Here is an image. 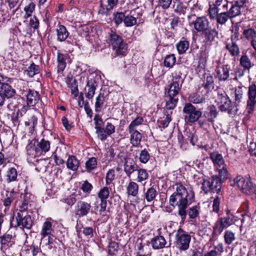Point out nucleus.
<instances>
[{
	"instance_id": "obj_47",
	"label": "nucleus",
	"mask_w": 256,
	"mask_h": 256,
	"mask_svg": "<svg viewBox=\"0 0 256 256\" xmlns=\"http://www.w3.org/2000/svg\"><path fill=\"white\" fill-rule=\"evenodd\" d=\"M130 204L135 208L136 207H138V208H142L145 205L144 199L142 200L136 196L130 200Z\"/></svg>"
},
{
	"instance_id": "obj_14",
	"label": "nucleus",
	"mask_w": 256,
	"mask_h": 256,
	"mask_svg": "<svg viewBox=\"0 0 256 256\" xmlns=\"http://www.w3.org/2000/svg\"><path fill=\"white\" fill-rule=\"evenodd\" d=\"M192 24L197 32H203L206 30L209 26L208 20L204 16L196 17Z\"/></svg>"
},
{
	"instance_id": "obj_49",
	"label": "nucleus",
	"mask_w": 256,
	"mask_h": 256,
	"mask_svg": "<svg viewBox=\"0 0 256 256\" xmlns=\"http://www.w3.org/2000/svg\"><path fill=\"white\" fill-rule=\"evenodd\" d=\"M137 171V181L138 182H142L148 178V174L145 169H138Z\"/></svg>"
},
{
	"instance_id": "obj_46",
	"label": "nucleus",
	"mask_w": 256,
	"mask_h": 256,
	"mask_svg": "<svg viewBox=\"0 0 256 256\" xmlns=\"http://www.w3.org/2000/svg\"><path fill=\"white\" fill-rule=\"evenodd\" d=\"M242 6H239V4H234L231 6L229 11L228 12L230 18H234L240 14V7Z\"/></svg>"
},
{
	"instance_id": "obj_29",
	"label": "nucleus",
	"mask_w": 256,
	"mask_h": 256,
	"mask_svg": "<svg viewBox=\"0 0 256 256\" xmlns=\"http://www.w3.org/2000/svg\"><path fill=\"white\" fill-rule=\"evenodd\" d=\"M106 97L104 94L100 93L96 98L95 110L96 112H100L104 106H106Z\"/></svg>"
},
{
	"instance_id": "obj_30",
	"label": "nucleus",
	"mask_w": 256,
	"mask_h": 256,
	"mask_svg": "<svg viewBox=\"0 0 256 256\" xmlns=\"http://www.w3.org/2000/svg\"><path fill=\"white\" fill-rule=\"evenodd\" d=\"M66 56L60 52H58L57 61H58V73L62 72L66 66Z\"/></svg>"
},
{
	"instance_id": "obj_36",
	"label": "nucleus",
	"mask_w": 256,
	"mask_h": 256,
	"mask_svg": "<svg viewBox=\"0 0 256 256\" xmlns=\"http://www.w3.org/2000/svg\"><path fill=\"white\" fill-rule=\"evenodd\" d=\"M138 185L136 182H130L126 188L128 194L134 197L136 196L138 193Z\"/></svg>"
},
{
	"instance_id": "obj_23",
	"label": "nucleus",
	"mask_w": 256,
	"mask_h": 256,
	"mask_svg": "<svg viewBox=\"0 0 256 256\" xmlns=\"http://www.w3.org/2000/svg\"><path fill=\"white\" fill-rule=\"evenodd\" d=\"M164 238L162 236H158L151 240L150 244L154 250H159L164 248L166 244Z\"/></svg>"
},
{
	"instance_id": "obj_27",
	"label": "nucleus",
	"mask_w": 256,
	"mask_h": 256,
	"mask_svg": "<svg viewBox=\"0 0 256 256\" xmlns=\"http://www.w3.org/2000/svg\"><path fill=\"white\" fill-rule=\"evenodd\" d=\"M128 132L130 134V144L134 147H139L142 138V134L138 130Z\"/></svg>"
},
{
	"instance_id": "obj_28",
	"label": "nucleus",
	"mask_w": 256,
	"mask_h": 256,
	"mask_svg": "<svg viewBox=\"0 0 256 256\" xmlns=\"http://www.w3.org/2000/svg\"><path fill=\"white\" fill-rule=\"evenodd\" d=\"M226 48L232 56L236 57L240 55V50L239 46L235 42L233 41L232 39L231 42L226 44Z\"/></svg>"
},
{
	"instance_id": "obj_59",
	"label": "nucleus",
	"mask_w": 256,
	"mask_h": 256,
	"mask_svg": "<svg viewBox=\"0 0 256 256\" xmlns=\"http://www.w3.org/2000/svg\"><path fill=\"white\" fill-rule=\"evenodd\" d=\"M77 196H78L76 194H72L68 196L67 198H64L62 201L68 204V206H72L77 201Z\"/></svg>"
},
{
	"instance_id": "obj_18",
	"label": "nucleus",
	"mask_w": 256,
	"mask_h": 256,
	"mask_svg": "<svg viewBox=\"0 0 256 256\" xmlns=\"http://www.w3.org/2000/svg\"><path fill=\"white\" fill-rule=\"evenodd\" d=\"M50 149V142L48 140L42 139L40 142H37L35 149L36 154L41 156L48 152Z\"/></svg>"
},
{
	"instance_id": "obj_20",
	"label": "nucleus",
	"mask_w": 256,
	"mask_h": 256,
	"mask_svg": "<svg viewBox=\"0 0 256 256\" xmlns=\"http://www.w3.org/2000/svg\"><path fill=\"white\" fill-rule=\"evenodd\" d=\"M204 40L206 42L212 44L218 38V31L215 28H207L203 32Z\"/></svg>"
},
{
	"instance_id": "obj_32",
	"label": "nucleus",
	"mask_w": 256,
	"mask_h": 256,
	"mask_svg": "<svg viewBox=\"0 0 256 256\" xmlns=\"http://www.w3.org/2000/svg\"><path fill=\"white\" fill-rule=\"evenodd\" d=\"M68 32L66 27L63 25H60L57 29L58 40L60 42H64L68 38Z\"/></svg>"
},
{
	"instance_id": "obj_52",
	"label": "nucleus",
	"mask_w": 256,
	"mask_h": 256,
	"mask_svg": "<svg viewBox=\"0 0 256 256\" xmlns=\"http://www.w3.org/2000/svg\"><path fill=\"white\" fill-rule=\"evenodd\" d=\"M106 200H101L100 204V208L99 210V212L100 214L102 216V218H104V220H106L108 218V216L107 214L108 212L106 210Z\"/></svg>"
},
{
	"instance_id": "obj_16",
	"label": "nucleus",
	"mask_w": 256,
	"mask_h": 256,
	"mask_svg": "<svg viewBox=\"0 0 256 256\" xmlns=\"http://www.w3.org/2000/svg\"><path fill=\"white\" fill-rule=\"evenodd\" d=\"M230 66L226 65H222L216 67V77L220 81H226L230 76Z\"/></svg>"
},
{
	"instance_id": "obj_7",
	"label": "nucleus",
	"mask_w": 256,
	"mask_h": 256,
	"mask_svg": "<svg viewBox=\"0 0 256 256\" xmlns=\"http://www.w3.org/2000/svg\"><path fill=\"white\" fill-rule=\"evenodd\" d=\"M200 182H202V189L206 193L212 192L218 194L222 188V182L218 176H212L208 180L200 178Z\"/></svg>"
},
{
	"instance_id": "obj_12",
	"label": "nucleus",
	"mask_w": 256,
	"mask_h": 256,
	"mask_svg": "<svg viewBox=\"0 0 256 256\" xmlns=\"http://www.w3.org/2000/svg\"><path fill=\"white\" fill-rule=\"evenodd\" d=\"M16 226H22L24 228L28 230H30L32 226L33 222L30 215H26L24 216L20 212L16 214Z\"/></svg>"
},
{
	"instance_id": "obj_54",
	"label": "nucleus",
	"mask_w": 256,
	"mask_h": 256,
	"mask_svg": "<svg viewBox=\"0 0 256 256\" xmlns=\"http://www.w3.org/2000/svg\"><path fill=\"white\" fill-rule=\"evenodd\" d=\"M144 122L142 117L138 116L134 120H132L128 126V131L136 130V127L140 125Z\"/></svg>"
},
{
	"instance_id": "obj_63",
	"label": "nucleus",
	"mask_w": 256,
	"mask_h": 256,
	"mask_svg": "<svg viewBox=\"0 0 256 256\" xmlns=\"http://www.w3.org/2000/svg\"><path fill=\"white\" fill-rule=\"evenodd\" d=\"M172 0H158V6L163 10L168 9L172 3Z\"/></svg>"
},
{
	"instance_id": "obj_11",
	"label": "nucleus",
	"mask_w": 256,
	"mask_h": 256,
	"mask_svg": "<svg viewBox=\"0 0 256 256\" xmlns=\"http://www.w3.org/2000/svg\"><path fill=\"white\" fill-rule=\"evenodd\" d=\"M248 96L246 110L247 112L250 114L253 112L256 104V85L252 84L249 86Z\"/></svg>"
},
{
	"instance_id": "obj_10",
	"label": "nucleus",
	"mask_w": 256,
	"mask_h": 256,
	"mask_svg": "<svg viewBox=\"0 0 256 256\" xmlns=\"http://www.w3.org/2000/svg\"><path fill=\"white\" fill-rule=\"evenodd\" d=\"M92 210L90 202L84 200H79L74 207V214L78 218L86 216Z\"/></svg>"
},
{
	"instance_id": "obj_21",
	"label": "nucleus",
	"mask_w": 256,
	"mask_h": 256,
	"mask_svg": "<svg viewBox=\"0 0 256 256\" xmlns=\"http://www.w3.org/2000/svg\"><path fill=\"white\" fill-rule=\"evenodd\" d=\"M25 96L26 97L27 104L29 106H35L40 100V94L34 90H28Z\"/></svg>"
},
{
	"instance_id": "obj_48",
	"label": "nucleus",
	"mask_w": 256,
	"mask_h": 256,
	"mask_svg": "<svg viewBox=\"0 0 256 256\" xmlns=\"http://www.w3.org/2000/svg\"><path fill=\"white\" fill-rule=\"evenodd\" d=\"M200 208V206L196 205L192 206L188 209L187 214H188L190 218L194 219L198 216Z\"/></svg>"
},
{
	"instance_id": "obj_34",
	"label": "nucleus",
	"mask_w": 256,
	"mask_h": 256,
	"mask_svg": "<svg viewBox=\"0 0 256 256\" xmlns=\"http://www.w3.org/2000/svg\"><path fill=\"white\" fill-rule=\"evenodd\" d=\"M79 162L76 156H69L66 162V166L68 168L72 170H76L79 166Z\"/></svg>"
},
{
	"instance_id": "obj_5",
	"label": "nucleus",
	"mask_w": 256,
	"mask_h": 256,
	"mask_svg": "<svg viewBox=\"0 0 256 256\" xmlns=\"http://www.w3.org/2000/svg\"><path fill=\"white\" fill-rule=\"evenodd\" d=\"M182 86L178 84L171 83L166 93V108L168 110L174 109L178 102V95L181 89Z\"/></svg>"
},
{
	"instance_id": "obj_61",
	"label": "nucleus",
	"mask_w": 256,
	"mask_h": 256,
	"mask_svg": "<svg viewBox=\"0 0 256 256\" xmlns=\"http://www.w3.org/2000/svg\"><path fill=\"white\" fill-rule=\"evenodd\" d=\"M35 7L36 5L33 2H30L24 7V10L26 12V18L32 16V13L35 10Z\"/></svg>"
},
{
	"instance_id": "obj_44",
	"label": "nucleus",
	"mask_w": 256,
	"mask_h": 256,
	"mask_svg": "<svg viewBox=\"0 0 256 256\" xmlns=\"http://www.w3.org/2000/svg\"><path fill=\"white\" fill-rule=\"evenodd\" d=\"M229 18H230L228 14V12H223L218 14L216 20L218 24L222 25L225 24Z\"/></svg>"
},
{
	"instance_id": "obj_25",
	"label": "nucleus",
	"mask_w": 256,
	"mask_h": 256,
	"mask_svg": "<svg viewBox=\"0 0 256 256\" xmlns=\"http://www.w3.org/2000/svg\"><path fill=\"white\" fill-rule=\"evenodd\" d=\"M0 244L4 246H11L14 243V236L11 234L6 232L0 237Z\"/></svg>"
},
{
	"instance_id": "obj_51",
	"label": "nucleus",
	"mask_w": 256,
	"mask_h": 256,
	"mask_svg": "<svg viewBox=\"0 0 256 256\" xmlns=\"http://www.w3.org/2000/svg\"><path fill=\"white\" fill-rule=\"evenodd\" d=\"M176 62V58L174 54L168 55L164 60V66L167 68H172Z\"/></svg>"
},
{
	"instance_id": "obj_2",
	"label": "nucleus",
	"mask_w": 256,
	"mask_h": 256,
	"mask_svg": "<svg viewBox=\"0 0 256 256\" xmlns=\"http://www.w3.org/2000/svg\"><path fill=\"white\" fill-rule=\"evenodd\" d=\"M235 216L230 212L229 210L226 211V215L222 218H220L215 222L213 226L212 235L216 236L220 235L224 229L234 224Z\"/></svg>"
},
{
	"instance_id": "obj_62",
	"label": "nucleus",
	"mask_w": 256,
	"mask_h": 256,
	"mask_svg": "<svg viewBox=\"0 0 256 256\" xmlns=\"http://www.w3.org/2000/svg\"><path fill=\"white\" fill-rule=\"evenodd\" d=\"M96 130V134L98 135V137L101 140H104L107 138V134L106 131V130L102 127H100L97 128H95Z\"/></svg>"
},
{
	"instance_id": "obj_9",
	"label": "nucleus",
	"mask_w": 256,
	"mask_h": 256,
	"mask_svg": "<svg viewBox=\"0 0 256 256\" xmlns=\"http://www.w3.org/2000/svg\"><path fill=\"white\" fill-rule=\"evenodd\" d=\"M98 78L96 74H91L88 78L86 86L84 88L86 96L88 99H92L95 93L98 86Z\"/></svg>"
},
{
	"instance_id": "obj_33",
	"label": "nucleus",
	"mask_w": 256,
	"mask_h": 256,
	"mask_svg": "<svg viewBox=\"0 0 256 256\" xmlns=\"http://www.w3.org/2000/svg\"><path fill=\"white\" fill-rule=\"evenodd\" d=\"M52 231V224L49 221H46L42 227L40 234L42 236V238H44L46 236H50Z\"/></svg>"
},
{
	"instance_id": "obj_35",
	"label": "nucleus",
	"mask_w": 256,
	"mask_h": 256,
	"mask_svg": "<svg viewBox=\"0 0 256 256\" xmlns=\"http://www.w3.org/2000/svg\"><path fill=\"white\" fill-rule=\"evenodd\" d=\"M240 62V66L246 70H248L254 66V64L246 54H243L242 56Z\"/></svg>"
},
{
	"instance_id": "obj_38",
	"label": "nucleus",
	"mask_w": 256,
	"mask_h": 256,
	"mask_svg": "<svg viewBox=\"0 0 256 256\" xmlns=\"http://www.w3.org/2000/svg\"><path fill=\"white\" fill-rule=\"evenodd\" d=\"M220 6V4H218V2H216V4L210 6L208 9V14L211 20L216 19L220 13V8L218 7Z\"/></svg>"
},
{
	"instance_id": "obj_56",
	"label": "nucleus",
	"mask_w": 256,
	"mask_h": 256,
	"mask_svg": "<svg viewBox=\"0 0 256 256\" xmlns=\"http://www.w3.org/2000/svg\"><path fill=\"white\" fill-rule=\"evenodd\" d=\"M109 194L110 188L108 187L104 186L99 191L98 196L100 200H106L108 198Z\"/></svg>"
},
{
	"instance_id": "obj_57",
	"label": "nucleus",
	"mask_w": 256,
	"mask_h": 256,
	"mask_svg": "<svg viewBox=\"0 0 256 256\" xmlns=\"http://www.w3.org/2000/svg\"><path fill=\"white\" fill-rule=\"evenodd\" d=\"M124 22L126 27H131L136 24V19L132 16H125Z\"/></svg>"
},
{
	"instance_id": "obj_24",
	"label": "nucleus",
	"mask_w": 256,
	"mask_h": 256,
	"mask_svg": "<svg viewBox=\"0 0 256 256\" xmlns=\"http://www.w3.org/2000/svg\"><path fill=\"white\" fill-rule=\"evenodd\" d=\"M0 92L6 98H10L13 97L16 94V90L10 85L8 82L4 84H2L0 87Z\"/></svg>"
},
{
	"instance_id": "obj_55",
	"label": "nucleus",
	"mask_w": 256,
	"mask_h": 256,
	"mask_svg": "<svg viewBox=\"0 0 256 256\" xmlns=\"http://www.w3.org/2000/svg\"><path fill=\"white\" fill-rule=\"evenodd\" d=\"M150 158V154L148 150H142L140 154L139 160L141 163L146 164Z\"/></svg>"
},
{
	"instance_id": "obj_58",
	"label": "nucleus",
	"mask_w": 256,
	"mask_h": 256,
	"mask_svg": "<svg viewBox=\"0 0 256 256\" xmlns=\"http://www.w3.org/2000/svg\"><path fill=\"white\" fill-rule=\"evenodd\" d=\"M119 246L117 242H110L108 244V253L110 255L116 254L118 250Z\"/></svg>"
},
{
	"instance_id": "obj_13",
	"label": "nucleus",
	"mask_w": 256,
	"mask_h": 256,
	"mask_svg": "<svg viewBox=\"0 0 256 256\" xmlns=\"http://www.w3.org/2000/svg\"><path fill=\"white\" fill-rule=\"evenodd\" d=\"M34 198V196L28 192L21 194L20 198L22 201L21 204L19 206L20 212H22L28 210V208L33 206Z\"/></svg>"
},
{
	"instance_id": "obj_19",
	"label": "nucleus",
	"mask_w": 256,
	"mask_h": 256,
	"mask_svg": "<svg viewBox=\"0 0 256 256\" xmlns=\"http://www.w3.org/2000/svg\"><path fill=\"white\" fill-rule=\"evenodd\" d=\"M218 111L214 105L209 106L206 110L204 112V116L207 120V121L214 124V119L217 117Z\"/></svg>"
},
{
	"instance_id": "obj_6",
	"label": "nucleus",
	"mask_w": 256,
	"mask_h": 256,
	"mask_svg": "<svg viewBox=\"0 0 256 256\" xmlns=\"http://www.w3.org/2000/svg\"><path fill=\"white\" fill-rule=\"evenodd\" d=\"M191 238V236L188 232L179 228L175 234L174 245L180 251H186L190 248Z\"/></svg>"
},
{
	"instance_id": "obj_8",
	"label": "nucleus",
	"mask_w": 256,
	"mask_h": 256,
	"mask_svg": "<svg viewBox=\"0 0 256 256\" xmlns=\"http://www.w3.org/2000/svg\"><path fill=\"white\" fill-rule=\"evenodd\" d=\"M184 118L188 122H194L198 120L202 116V112L196 108L190 103H186L183 108Z\"/></svg>"
},
{
	"instance_id": "obj_43",
	"label": "nucleus",
	"mask_w": 256,
	"mask_h": 256,
	"mask_svg": "<svg viewBox=\"0 0 256 256\" xmlns=\"http://www.w3.org/2000/svg\"><path fill=\"white\" fill-rule=\"evenodd\" d=\"M40 72L39 66L32 63L28 68V70L25 71V74L30 77H33L34 75L38 74Z\"/></svg>"
},
{
	"instance_id": "obj_40",
	"label": "nucleus",
	"mask_w": 256,
	"mask_h": 256,
	"mask_svg": "<svg viewBox=\"0 0 256 256\" xmlns=\"http://www.w3.org/2000/svg\"><path fill=\"white\" fill-rule=\"evenodd\" d=\"M189 48V42L186 40H181L176 44V48L180 54L186 52Z\"/></svg>"
},
{
	"instance_id": "obj_31",
	"label": "nucleus",
	"mask_w": 256,
	"mask_h": 256,
	"mask_svg": "<svg viewBox=\"0 0 256 256\" xmlns=\"http://www.w3.org/2000/svg\"><path fill=\"white\" fill-rule=\"evenodd\" d=\"M184 68V66H178L175 71L174 76L173 78L172 83L178 84L182 86L184 80L182 78V72Z\"/></svg>"
},
{
	"instance_id": "obj_1",
	"label": "nucleus",
	"mask_w": 256,
	"mask_h": 256,
	"mask_svg": "<svg viewBox=\"0 0 256 256\" xmlns=\"http://www.w3.org/2000/svg\"><path fill=\"white\" fill-rule=\"evenodd\" d=\"M176 192L170 195L169 204L173 208H178V216L180 218V224H184L187 216L186 209L194 198L192 190H187L181 184H176Z\"/></svg>"
},
{
	"instance_id": "obj_39",
	"label": "nucleus",
	"mask_w": 256,
	"mask_h": 256,
	"mask_svg": "<svg viewBox=\"0 0 256 256\" xmlns=\"http://www.w3.org/2000/svg\"><path fill=\"white\" fill-rule=\"evenodd\" d=\"M18 173L16 170L14 168H11L7 172L6 177V181L8 183L16 180Z\"/></svg>"
},
{
	"instance_id": "obj_3",
	"label": "nucleus",
	"mask_w": 256,
	"mask_h": 256,
	"mask_svg": "<svg viewBox=\"0 0 256 256\" xmlns=\"http://www.w3.org/2000/svg\"><path fill=\"white\" fill-rule=\"evenodd\" d=\"M216 102L221 112H226L230 116H234L236 114V106L232 103L226 93L218 94Z\"/></svg>"
},
{
	"instance_id": "obj_50",
	"label": "nucleus",
	"mask_w": 256,
	"mask_h": 256,
	"mask_svg": "<svg viewBox=\"0 0 256 256\" xmlns=\"http://www.w3.org/2000/svg\"><path fill=\"white\" fill-rule=\"evenodd\" d=\"M188 100L190 102L194 104H200L205 101V98L198 94L194 93L190 96Z\"/></svg>"
},
{
	"instance_id": "obj_37",
	"label": "nucleus",
	"mask_w": 256,
	"mask_h": 256,
	"mask_svg": "<svg viewBox=\"0 0 256 256\" xmlns=\"http://www.w3.org/2000/svg\"><path fill=\"white\" fill-rule=\"evenodd\" d=\"M156 195L157 192L156 190L153 188H150L144 193V199H146L147 202H150L154 200Z\"/></svg>"
},
{
	"instance_id": "obj_41",
	"label": "nucleus",
	"mask_w": 256,
	"mask_h": 256,
	"mask_svg": "<svg viewBox=\"0 0 256 256\" xmlns=\"http://www.w3.org/2000/svg\"><path fill=\"white\" fill-rule=\"evenodd\" d=\"M224 238L226 244L230 245L236 240L235 234L232 231L227 230L224 232Z\"/></svg>"
},
{
	"instance_id": "obj_4",
	"label": "nucleus",
	"mask_w": 256,
	"mask_h": 256,
	"mask_svg": "<svg viewBox=\"0 0 256 256\" xmlns=\"http://www.w3.org/2000/svg\"><path fill=\"white\" fill-rule=\"evenodd\" d=\"M108 40L118 55L124 56L127 50V44L124 42L122 37L116 32L110 30L108 33Z\"/></svg>"
},
{
	"instance_id": "obj_42",
	"label": "nucleus",
	"mask_w": 256,
	"mask_h": 256,
	"mask_svg": "<svg viewBox=\"0 0 256 256\" xmlns=\"http://www.w3.org/2000/svg\"><path fill=\"white\" fill-rule=\"evenodd\" d=\"M242 34L244 37L248 40H255L254 38H256V30L252 28H248L244 30Z\"/></svg>"
},
{
	"instance_id": "obj_60",
	"label": "nucleus",
	"mask_w": 256,
	"mask_h": 256,
	"mask_svg": "<svg viewBox=\"0 0 256 256\" xmlns=\"http://www.w3.org/2000/svg\"><path fill=\"white\" fill-rule=\"evenodd\" d=\"M170 121L171 118L170 114H168L164 118V119L161 120H158V123L159 128H166Z\"/></svg>"
},
{
	"instance_id": "obj_53",
	"label": "nucleus",
	"mask_w": 256,
	"mask_h": 256,
	"mask_svg": "<svg viewBox=\"0 0 256 256\" xmlns=\"http://www.w3.org/2000/svg\"><path fill=\"white\" fill-rule=\"evenodd\" d=\"M96 159L94 157L89 158L86 162V168L88 172L95 169L96 168Z\"/></svg>"
},
{
	"instance_id": "obj_45",
	"label": "nucleus",
	"mask_w": 256,
	"mask_h": 256,
	"mask_svg": "<svg viewBox=\"0 0 256 256\" xmlns=\"http://www.w3.org/2000/svg\"><path fill=\"white\" fill-rule=\"evenodd\" d=\"M243 88H245L244 87L238 86L235 88L234 90V100L236 103H240L242 102L244 96V90Z\"/></svg>"
},
{
	"instance_id": "obj_26",
	"label": "nucleus",
	"mask_w": 256,
	"mask_h": 256,
	"mask_svg": "<svg viewBox=\"0 0 256 256\" xmlns=\"http://www.w3.org/2000/svg\"><path fill=\"white\" fill-rule=\"evenodd\" d=\"M210 157L216 166L220 167L225 164L222 155L218 152H211L210 154Z\"/></svg>"
},
{
	"instance_id": "obj_22",
	"label": "nucleus",
	"mask_w": 256,
	"mask_h": 256,
	"mask_svg": "<svg viewBox=\"0 0 256 256\" xmlns=\"http://www.w3.org/2000/svg\"><path fill=\"white\" fill-rule=\"evenodd\" d=\"M202 84H201L202 87L204 88L206 92H208L210 90L214 88V78L210 74H205L204 75L203 80H202Z\"/></svg>"
},
{
	"instance_id": "obj_64",
	"label": "nucleus",
	"mask_w": 256,
	"mask_h": 256,
	"mask_svg": "<svg viewBox=\"0 0 256 256\" xmlns=\"http://www.w3.org/2000/svg\"><path fill=\"white\" fill-rule=\"evenodd\" d=\"M92 188V186L87 180L84 182L80 188L82 191L87 194H89Z\"/></svg>"
},
{
	"instance_id": "obj_15",
	"label": "nucleus",
	"mask_w": 256,
	"mask_h": 256,
	"mask_svg": "<svg viewBox=\"0 0 256 256\" xmlns=\"http://www.w3.org/2000/svg\"><path fill=\"white\" fill-rule=\"evenodd\" d=\"M234 184L243 192L248 193L250 190L252 189V182L249 180H246L240 176L236 177L234 180Z\"/></svg>"
},
{
	"instance_id": "obj_17",
	"label": "nucleus",
	"mask_w": 256,
	"mask_h": 256,
	"mask_svg": "<svg viewBox=\"0 0 256 256\" xmlns=\"http://www.w3.org/2000/svg\"><path fill=\"white\" fill-rule=\"evenodd\" d=\"M124 171L126 175L130 177L131 174L138 169V166L132 158L125 159L124 163Z\"/></svg>"
}]
</instances>
